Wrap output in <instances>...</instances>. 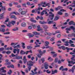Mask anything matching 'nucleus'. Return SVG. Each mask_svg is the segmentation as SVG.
Masks as SVG:
<instances>
[{"label":"nucleus","mask_w":75,"mask_h":75,"mask_svg":"<svg viewBox=\"0 0 75 75\" xmlns=\"http://www.w3.org/2000/svg\"><path fill=\"white\" fill-rule=\"evenodd\" d=\"M45 48H50V50L51 51H52V49H53L52 47H51L49 46H47L45 47Z\"/></svg>","instance_id":"nucleus-24"},{"label":"nucleus","mask_w":75,"mask_h":75,"mask_svg":"<svg viewBox=\"0 0 75 75\" xmlns=\"http://www.w3.org/2000/svg\"><path fill=\"white\" fill-rule=\"evenodd\" d=\"M46 71L47 74H50L51 73V71H49V70H47Z\"/></svg>","instance_id":"nucleus-46"},{"label":"nucleus","mask_w":75,"mask_h":75,"mask_svg":"<svg viewBox=\"0 0 75 75\" xmlns=\"http://www.w3.org/2000/svg\"><path fill=\"white\" fill-rule=\"evenodd\" d=\"M47 24H51L53 23L54 21H50V19H48L47 20Z\"/></svg>","instance_id":"nucleus-8"},{"label":"nucleus","mask_w":75,"mask_h":75,"mask_svg":"<svg viewBox=\"0 0 75 75\" xmlns=\"http://www.w3.org/2000/svg\"><path fill=\"white\" fill-rule=\"evenodd\" d=\"M45 14H46V16H48L49 15V14L47 13V12H46V10H43L42 12H41V15L42 16V15H44V13H45Z\"/></svg>","instance_id":"nucleus-4"},{"label":"nucleus","mask_w":75,"mask_h":75,"mask_svg":"<svg viewBox=\"0 0 75 75\" xmlns=\"http://www.w3.org/2000/svg\"><path fill=\"white\" fill-rule=\"evenodd\" d=\"M48 60H49V61H52L53 60L50 57H49L48 59Z\"/></svg>","instance_id":"nucleus-29"},{"label":"nucleus","mask_w":75,"mask_h":75,"mask_svg":"<svg viewBox=\"0 0 75 75\" xmlns=\"http://www.w3.org/2000/svg\"><path fill=\"white\" fill-rule=\"evenodd\" d=\"M4 50V47H2L0 48V51H3Z\"/></svg>","instance_id":"nucleus-60"},{"label":"nucleus","mask_w":75,"mask_h":75,"mask_svg":"<svg viewBox=\"0 0 75 75\" xmlns=\"http://www.w3.org/2000/svg\"><path fill=\"white\" fill-rule=\"evenodd\" d=\"M40 8H36L35 10H33L32 11V13H34L35 11H40Z\"/></svg>","instance_id":"nucleus-12"},{"label":"nucleus","mask_w":75,"mask_h":75,"mask_svg":"<svg viewBox=\"0 0 75 75\" xmlns=\"http://www.w3.org/2000/svg\"><path fill=\"white\" fill-rule=\"evenodd\" d=\"M4 34L5 35H7L8 34H10V32H7L5 33H4Z\"/></svg>","instance_id":"nucleus-45"},{"label":"nucleus","mask_w":75,"mask_h":75,"mask_svg":"<svg viewBox=\"0 0 75 75\" xmlns=\"http://www.w3.org/2000/svg\"><path fill=\"white\" fill-rule=\"evenodd\" d=\"M33 33L34 35H39L40 34L39 33H38L37 32L35 31L33 32Z\"/></svg>","instance_id":"nucleus-15"},{"label":"nucleus","mask_w":75,"mask_h":75,"mask_svg":"<svg viewBox=\"0 0 75 75\" xmlns=\"http://www.w3.org/2000/svg\"><path fill=\"white\" fill-rule=\"evenodd\" d=\"M49 65H48V63L47 62H45L44 64V66L45 67V68L46 69H47L48 68V66Z\"/></svg>","instance_id":"nucleus-5"},{"label":"nucleus","mask_w":75,"mask_h":75,"mask_svg":"<svg viewBox=\"0 0 75 75\" xmlns=\"http://www.w3.org/2000/svg\"><path fill=\"white\" fill-rule=\"evenodd\" d=\"M10 67H11V68H14V65H13L11 64L10 66Z\"/></svg>","instance_id":"nucleus-63"},{"label":"nucleus","mask_w":75,"mask_h":75,"mask_svg":"<svg viewBox=\"0 0 75 75\" xmlns=\"http://www.w3.org/2000/svg\"><path fill=\"white\" fill-rule=\"evenodd\" d=\"M58 58H56L54 61L55 62H58Z\"/></svg>","instance_id":"nucleus-50"},{"label":"nucleus","mask_w":75,"mask_h":75,"mask_svg":"<svg viewBox=\"0 0 75 75\" xmlns=\"http://www.w3.org/2000/svg\"><path fill=\"white\" fill-rule=\"evenodd\" d=\"M34 35L32 34V35H29V38H31V37H34Z\"/></svg>","instance_id":"nucleus-55"},{"label":"nucleus","mask_w":75,"mask_h":75,"mask_svg":"<svg viewBox=\"0 0 75 75\" xmlns=\"http://www.w3.org/2000/svg\"><path fill=\"white\" fill-rule=\"evenodd\" d=\"M71 36H72L73 37H74L75 38V33H72L71 34Z\"/></svg>","instance_id":"nucleus-41"},{"label":"nucleus","mask_w":75,"mask_h":75,"mask_svg":"<svg viewBox=\"0 0 75 75\" xmlns=\"http://www.w3.org/2000/svg\"><path fill=\"white\" fill-rule=\"evenodd\" d=\"M21 25L22 27H25L26 26V24H25V23H21Z\"/></svg>","instance_id":"nucleus-32"},{"label":"nucleus","mask_w":75,"mask_h":75,"mask_svg":"<svg viewBox=\"0 0 75 75\" xmlns=\"http://www.w3.org/2000/svg\"><path fill=\"white\" fill-rule=\"evenodd\" d=\"M66 31H70L71 30V28H67L66 29Z\"/></svg>","instance_id":"nucleus-47"},{"label":"nucleus","mask_w":75,"mask_h":75,"mask_svg":"<svg viewBox=\"0 0 75 75\" xmlns=\"http://www.w3.org/2000/svg\"><path fill=\"white\" fill-rule=\"evenodd\" d=\"M57 54H56L53 56V57L54 58H55V57H57Z\"/></svg>","instance_id":"nucleus-61"},{"label":"nucleus","mask_w":75,"mask_h":75,"mask_svg":"<svg viewBox=\"0 0 75 75\" xmlns=\"http://www.w3.org/2000/svg\"><path fill=\"white\" fill-rule=\"evenodd\" d=\"M18 11H19V12L20 13H21V12L22 11H23V9H21V8H20L19 10H18Z\"/></svg>","instance_id":"nucleus-51"},{"label":"nucleus","mask_w":75,"mask_h":75,"mask_svg":"<svg viewBox=\"0 0 75 75\" xmlns=\"http://www.w3.org/2000/svg\"><path fill=\"white\" fill-rule=\"evenodd\" d=\"M37 28H38L37 31H41V30H42V28H41L40 27V25H38L37 26Z\"/></svg>","instance_id":"nucleus-14"},{"label":"nucleus","mask_w":75,"mask_h":75,"mask_svg":"<svg viewBox=\"0 0 75 75\" xmlns=\"http://www.w3.org/2000/svg\"><path fill=\"white\" fill-rule=\"evenodd\" d=\"M34 64V62H32L31 61H30L28 63H27V64L28 66V68L29 71H30L31 69V66H33V64Z\"/></svg>","instance_id":"nucleus-2"},{"label":"nucleus","mask_w":75,"mask_h":75,"mask_svg":"<svg viewBox=\"0 0 75 75\" xmlns=\"http://www.w3.org/2000/svg\"><path fill=\"white\" fill-rule=\"evenodd\" d=\"M62 71H68V68H65L63 69H62Z\"/></svg>","instance_id":"nucleus-43"},{"label":"nucleus","mask_w":75,"mask_h":75,"mask_svg":"<svg viewBox=\"0 0 75 75\" xmlns=\"http://www.w3.org/2000/svg\"><path fill=\"white\" fill-rule=\"evenodd\" d=\"M27 13V11H22L21 12V14H22V15H24L25 14V13Z\"/></svg>","instance_id":"nucleus-20"},{"label":"nucleus","mask_w":75,"mask_h":75,"mask_svg":"<svg viewBox=\"0 0 75 75\" xmlns=\"http://www.w3.org/2000/svg\"><path fill=\"white\" fill-rule=\"evenodd\" d=\"M4 69H6V67H2L1 69V71H3L4 70Z\"/></svg>","instance_id":"nucleus-54"},{"label":"nucleus","mask_w":75,"mask_h":75,"mask_svg":"<svg viewBox=\"0 0 75 75\" xmlns=\"http://www.w3.org/2000/svg\"><path fill=\"white\" fill-rule=\"evenodd\" d=\"M23 33H27V30H23L22 31Z\"/></svg>","instance_id":"nucleus-49"},{"label":"nucleus","mask_w":75,"mask_h":75,"mask_svg":"<svg viewBox=\"0 0 75 75\" xmlns=\"http://www.w3.org/2000/svg\"><path fill=\"white\" fill-rule=\"evenodd\" d=\"M8 20H9V19L8 18H7V19L5 21V22H4V24H6V23L7 22H8Z\"/></svg>","instance_id":"nucleus-34"},{"label":"nucleus","mask_w":75,"mask_h":75,"mask_svg":"<svg viewBox=\"0 0 75 75\" xmlns=\"http://www.w3.org/2000/svg\"><path fill=\"white\" fill-rule=\"evenodd\" d=\"M62 48L64 50H65L66 49H67V48H68V47H65V46H61Z\"/></svg>","instance_id":"nucleus-35"},{"label":"nucleus","mask_w":75,"mask_h":75,"mask_svg":"<svg viewBox=\"0 0 75 75\" xmlns=\"http://www.w3.org/2000/svg\"><path fill=\"white\" fill-rule=\"evenodd\" d=\"M26 57L25 56H24L23 57V60L24 62V63L25 64L26 63V62H27V59H26Z\"/></svg>","instance_id":"nucleus-18"},{"label":"nucleus","mask_w":75,"mask_h":75,"mask_svg":"<svg viewBox=\"0 0 75 75\" xmlns=\"http://www.w3.org/2000/svg\"><path fill=\"white\" fill-rule=\"evenodd\" d=\"M11 18H14V20H16L17 19V18L16 17V16L14 15L11 16Z\"/></svg>","instance_id":"nucleus-25"},{"label":"nucleus","mask_w":75,"mask_h":75,"mask_svg":"<svg viewBox=\"0 0 75 75\" xmlns=\"http://www.w3.org/2000/svg\"><path fill=\"white\" fill-rule=\"evenodd\" d=\"M39 23H40V24H47V23L45 21H43L42 22L41 21H40Z\"/></svg>","instance_id":"nucleus-19"},{"label":"nucleus","mask_w":75,"mask_h":75,"mask_svg":"<svg viewBox=\"0 0 75 75\" xmlns=\"http://www.w3.org/2000/svg\"><path fill=\"white\" fill-rule=\"evenodd\" d=\"M49 14H50L49 16V18H50V20H52L54 17V14H52V12H49Z\"/></svg>","instance_id":"nucleus-3"},{"label":"nucleus","mask_w":75,"mask_h":75,"mask_svg":"<svg viewBox=\"0 0 75 75\" xmlns=\"http://www.w3.org/2000/svg\"><path fill=\"white\" fill-rule=\"evenodd\" d=\"M11 23L12 24V25H14V24L16 23V21H11V22L10 23V25Z\"/></svg>","instance_id":"nucleus-31"},{"label":"nucleus","mask_w":75,"mask_h":75,"mask_svg":"<svg viewBox=\"0 0 75 75\" xmlns=\"http://www.w3.org/2000/svg\"><path fill=\"white\" fill-rule=\"evenodd\" d=\"M69 64H71L73 65L75 64V62L72 61H69L68 62Z\"/></svg>","instance_id":"nucleus-21"},{"label":"nucleus","mask_w":75,"mask_h":75,"mask_svg":"<svg viewBox=\"0 0 75 75\" xmlns=\"http://www.w3.org/2000/svg\"><path fill=\"white\" fill-rule=\"evenodd\" d=\"M58 72V71L57 70H52V74L53 75V74H55L56 73Z\"/></svg>","instance_id":"nucleus-11"},{"label":"nucleus","mask_w":75,"mask_h":75,"mask_svg":"<svg viewBox=\"0 0 75 75\" xmlns=\"http://www.w3.org/2000/svg\"><path fill=\"white\" fill-rule=\"evenodd\" d=\"M59 17L56 16L55 17L54 20L56 21V20H58L59 19Z\"/></svg>","instance_id":"nucleus-27"},{"label":"nucleus","mask_w":75,"mask_h":75,"mask_svg":"<svg viewBox=\"0 0 75 75\" xmlns=\"http://www.w3.org/2000/svg\"><path fill=\"white\" fill-rule=\"evenodd\" d=\"M0 31L2 33H4V32H5V29L4 28H0Z\"/></svg>","instance_id":"nucleus-17"},{"label":"nucleus","mask_w":75,"mask_h":75,"mask_svg":"<svg viewBox=\"0 0 75 75\" xmlns=\"http://www.w3.org/2000/svg\"><path fill=\"white\" fill-rule=\"evenodd\" d=\"M4 12L2 13L0 15V17H1V18H3V16H4Z\"/></svg>","instance_id":"nucleus-23"},{"label":"nucleus","mask_w":75,"mask_h":75,"mask_svg":"<svg viewBox=\"0 0 75 75\" xmlns=\"http://www.w3.org/2000/svg\"><path fill=\"white\" fill-rule=\"evenodd\" d=\"M45 44H46L47 45H48V44H49V43L48 42L46 41L45 42Z\"/></svg>","instance_id":"nucleus-64"},{"label":"nucleus","mask_w":75,"mask_h":75,"mask_svg":"<svg viewBox=\"0 0 75 75\" xmlns=\"http://www.w3.org/2000/svg\"><path fill=\"white\" fill-rule=\"evenodd\" d=\"M42 61V63L44 62V61H45V59L44 58H43L41 59Z\"/></svg>","instance_id":"nucleus-58"},{"label":"nucleus","mask_w":75,"mask_h":75,"mask_svg":"<svg viewBox=\"0 0 75 75\" xmlns=\"http://www.w3.org/2000/svg\"><path fill=\"white\" fill-rule=\"evenodd\" d=\"M45 51H46L45 50H43L42 51V52L41 53V54H42H42H44L45 53Z\"/></svg>","instance_id":"nucleus-62"},{"label":"nucleus","mask_w":75,"mask_h":75,"mask_svg":"<svg viewBox=\"0 0 75 75\" xmlns=\"http://www.w3.org/2000/svg\"><path fill=\"white\" fill-rule=\"evenodd\" d=\"M35 44L36 45L35 46V47H40V45H37V44H38L37 43L35 42Z\"/></svg>","instance_id":"nucleus-53"},{"label":"nucleus","mask_w":75,"mask_h":75,"mask_svg":"<svg viewBox=\"0 0 75 75\" xmlns=\"http://www.w3.org/2000/svg\"><path fill=\"white\" fill-rule=\"evenodd\" d=\"M69 24L70 25H75V23H74V21H71L69 22Z\"/></svg>","instance_id":"nucleus-7"},{"label":"nucleus","mask_w":75,"mask_h":75,"mask_svg":"<svg viewBox=\"0 0 75 75\" xmlns=\"http://www.w3.org/2000/svg\"><path fill=\"white\" fill-rule=\"evenodd\" d=\"M1 9L3 11H6V7H5L2 6L1 8Z\"/></svg>","instance_id":"nucleus-30"},{"label":"nucleus","mask_w":75,"mask_h":75,"mask_svg":"<svg viewBox=\"0 0 75 75\" xmlns=\"http://www.w3.org/2000/svg\"><path fill=\"white\" fill-rule=\"evenodd\" d=\"M1 72L2 73H5L6 72V70H4L1 71Z\"/></svg>","instance_id":"nucleus-52"},{"label":"nucleus","mask_w":75,"mask_h":75,"mask_svg":"<svg viewBox=\"0 0 75 75\" xmlns=\"http://www.w3.org/2000/svg\"><path fill=\"white\" fill-rule=\"evenodd\" d=\"M61 11H66V10H64V9H61L58 12V14L59 15H62V13Z\"/></svg>","instance_id":"nucleus-9"},{"label":"nucleus","mask_w":75,"mask_h":75,"mask_svg":"<svg viewBox=\"0 0 75 75\" xmlns=\"http://www.w3.org/2000/svg\"><path fill=\"white\" fill-rule=\"evenodd\" d=\"M12 14H15V15H19V13L18 12H13L11 13Z\"/></svg>","instance_id":"nucleus-22"},{"label":"nucleus","mask_w":75,"mask_h":75,"mask_svg":"<svg viewBox=\"0 0 75 75\" xmlns=\"http://www.w3.org/2000/svg\"><path fill=\"white\" fill-rule=\"evenodd\" d=\"M17 44H18L17 43L12 42L11 43V45L12 46V45H17Z\"/></svg>","instance_id":"nucleus-33"},{"label":"nucleus","mask_w":75,"mask_h":75,"mask_svg":"<svg viewBox=\"0 0 75 75\" xmlns=\"http://www.w3.org/2000/svg\"><path fill=\"white\" fill-rule=\"evenodd\" d=\"M70 28L71 30V29L73 31H75V26H71L70 27Z\"/></svg>","instance_id":"nucleus-16"},{"label":"nucleus","mask_w":75,"mask_h":75,"mask_svg":"<svg viewBox=\"0 0 75 75\" xmlns=\"http://www.w3.org/2000/svg\"><path fill=\"white\" fill-rule=\"evenodd\" d=\"M34 18H32L30 19V21L32 22H33V23H36V21L33 19Z\"/></svg>","instance_id":"nucleus-26"},{"label":"nucleus","mask_w":75,"mask_h":75,"mask_svg":"<svg viewBox=\"0 0 75 75\" xmlns=\"http://www.w3.org/2000/svg\"><path fill=\"white\" fill-rule=\"evenodd\" d=\"M67 50H73V48H69L67 47Z\"/></svg>","instance_id":"nucleus-42"},{"label":"nucleus","mask_w":75,"mask_h":75,"mask_svg":"<svg viewBox=\"0 0 75 75\" xmlns=\"http://www.w3.org/2000/svg\"><path fill=\"white\" fill-rule=\"evenodd\" d=\"M20 54H26V52H24L23 50H21L20 52Z\"/></svg>","instance_id":"nucleus-28"},{"label":"nucleus","mask_w":75,"mask_h":75,"mask_svg":"<svg viewBox=\"0 0 75 75\" xmlns=\"http://www.w3.org/2000/svg\"><path fill=\"white\" fill-rule=\"evenodd\" d=\"M27 4L28 6H32V5H33V4H31L29 2H27Z\"/></svg>","instance_id":"nucleus-39"},{"label":"nucleus","mask_w":75,"mask_h":75,"mask_svg":"<svg viewBox=\"0 0 75 75\" xmlns=\"http://www.w3.org/2000/svg\"><path fill=\"white\" fill-rule=\"evenodd\" d=\"M31 72L32 73V74L30 73V75H36V74H37V72H36L34 73L33 70H31Z\"/></svg>","instance_id":"nucleus-13"},{"label":"nucleus","mask_w":75,"mask_h":75,"mask_svg":"<svg viewBox=\"0 0 75 75\" xmlns=\"http://www.w3.org/2000/svg\"><path fill=\"white\" fill-rule=\"evenodd\" d=\"M28 52H30V53H32V51L31 50H30V51H27L26 52V54H27Z\"/></svg>","instance_id":"nucleus-44"},{"label":"nucleus","mask_w":75,"mask_h":75,"mask_svg":"<svg viewBox=\"0 0 75 75\" xmlns=\"http://www.w3.org/2000/svg\"><path fill=\"white\" fill-rule=\"evenodd\" d=\"M54 39L55 38H52L51 39L50 41H54Z\"/></svg>","instance_id":"nucleus-57"},{"label":"nucleus","mask_w":75,"mask_h":75,"mask_svg":"<svg viewBox=\"0 0 75 75\" xmlns=\"http://www.w3.org/2000/svg\"><path fill=\"white\" fill-rule=\"evenodd\" d=\"M38 52L41 55H42V54H41V53H42V51H41V50H38Z\"/></svg>","instance_id":"nucleus-40"},{"label":"nucleus","mask_w":75,"mask_h":75,"mask_svg":"<svg viewBox=\"0 0 75 75\" xmlns=\"http://www.w3.org/2000/svg\"><path fill=\"white\" fill-rule=\"evenodd\" d=\"M75 69V65L72 68V69H70L69 70V72H71L72 73H74V70Z\"/></svg>","instance_id":"nucleus-6"},{"label":"nucleus","mask_w":75,"mask_h":75,"mask_svg":"<svg viewBox=\"0 0 75 75\" xmlns=\"http://www.w3.org/2000/svg\"><path fill=\"white\" fill-rule=\"evenodd\" d=\"M16 57H14L13 59H23V57L21 56L20 57V56H16Z\"/></svg>","instance_id":"nucleus-10"},{"label":"nucleus","mask_w":75,"mask_h":75,"mask_svg":"<svg viewBox=\"0 0 75 75\" xmlns=\"http://www.w3.org/2000/svg\"><path fill=\"white\" fill-rule=\"evenodd\" d=\"M65 44H64V45L66 46H69V44H68V42H66Z\"/></svg>","instance_id":"nucleus-38"},{"label":"nucleus","mask_w":75,"mask_h":75,"mask_svg":"<svg viewBox=\"0 0 75 75\" xmlns=\"http://www.w3.org/2000/svg\"><path fill=\"white\" fill-rule=\"evenodd\" d=\"M18 30V27H17L13 29L12 30L14 31H17Z\"/></svg>","instance_id":"nucleus-37"},{"label":"nucleus","mask_w":75,"mask_h":75,"mask_svg":"<svg viewBox=\"0 0 75 75\" xmlns=\"http://www.w3.org/2000/svg\"><path fill=\"white\" fill-rule=\"evenodd\" d=\"M21 44L22 45V47L23 48V49H24V48H25V43H24L22 42V43Z\"/></svg>","instance_id":"nucleus-36"},{"label":"nucleus","mask_w":75,"mask_h":75,"mask_svg":"<svg viewBox=\"0 0 75 75\" xmlns=\"http://www.w3.org/2000/svg\"><path fill=\"white\" fill-rule=\"evenodd\" d=\"M25 71L26 72V73H27V74L28 73V70L27 69H26L25 70Z\"/></svg>","instance_id":"nucleus-59"},{"label":"nucleus","mask_w":75,"mask_h":75,"mask_svg":"<svg viewBox=\"0 0 75 75\" xmlns=\"http://www.w3.org/2000/svg\"><path fill=\"white\" fill-rule=\"evenodd\" d=\"M13 52L14 54H16V52H17V54H16L15 55L14 54L12 53L11 54V56L12 57H16V56H17L18 54H19V52H20V49H14L13 50Z\"/></svg>","instance_id":"nucleus-1"},{"label":"nucleus","mask_w":75,"mask_h":75,"mask_svg":"<svg viewBox=\"0 0 75 75\" xmlns=\"http://www.w3.org/2000/svg\"><path fill=\"white\" fill-rule=\"evenodd\" d=\"M71 45L70 46L71 47H75V46L74 45V44H70Z\"/></svg>","instance_id":"nucleus-56"},{"label":"nucleus","mask_w":75,"mask_h":75,"mask_svg":"<svg viewBox=\"0 0 75 75\" xmlns=\"http://www.w3.org/2000/svg\"><path fill=\"white\" fill-rule=\"evenodd\" d=\"M33 47H31V46H27V48H28V49H31V48H32Z\"/></svg>","instance_id":"nucleus-48"}]
</instances>
